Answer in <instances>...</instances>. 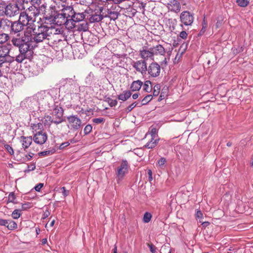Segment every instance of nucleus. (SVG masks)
<instances>
[{
    "label": "nucleus",
    "instance_id": "7",
    "mask_svg": "<svg viewBox=\"0 0 253 253\" xmlns=\"http://www.w3.org/2000/svg\"><path fill=\"white\" fill-rule=\"evenodd\" d=\"M27 26L26 30L24 31V38L26 39L28 42H33V34L37 30V26L33 22L29 24Z\"/></svg>",
    "mask_w": 253,
    "mask_h": 253
},
{
    "label": "nucleus",
    "instance_id": "30",
    "mask_svg": "<svg viewBox=\"0 0 253 253\" xmlns=\"http://www.w3.org/2000/svg\"><path fill=\"white\" fill-rule=\"evenodd\" d=\"M54 115L56 116L57 118L58 119H61L62 118L63 115V110L60 107H56L54 109Z\"/></svg>",
    "mask_w": 253,
    "mask_h": 253
},
{
    "label": "nucleus",
    "instance_id": "57",
    "mask_svg": "<svg viewBox=\"0 0 253 253\" xmlns=\"http://www.w3.org/2000/svg\"><path fill=\"white\" fill-rule=\"evenodd\" d=\"M148 246L150 248V251L152 253H154L155 252V249H156L155 247L152 244H149Z\"/></svg>",
    "mask_w": 253,
    "mask_h": 253
},
{
    "label": "nucleus",
    "instance_id": "31",
    "mask_svg": "<svg viewBox=\"0 0 253 253\" xmlns=\"http://www.w3.org/2000/svg\"><path fill=\"white\" fill-rule=\"evenodd\" d=\"M131 95V93L130 91H125L119 95L118 99L124 101L128 99Z\"/></svg>",
    "mask_w": 253,
    "mask_h": 253
},
{
    "label": "nucleus",
    "instance_id": "50",
    "mask_svg": "<svg viewBox=\"0 0 253 253\" xmlns=\"http://www.w3.org/2000/svg\"><path fill=\"white\" fill-rule=\"evenodd\" d=\"M80 30H83L84 31H86L88 29V26L87 23H83L81 25V27L80 28Z\"/></svg>",
    "mask_w": 253,
    "mask_h": 253
},
{
    "label": "nucleus",
    "instance_id": "43",
    "mask_svg": "<svg viewBox=\"0 0 253 253\" xmlns=\"http://www.w3.org/2000/svg\"><path fill=\"white\" fill-rule=\"evenodd\" d=\"M54 153V150H48L45 151H42L39 153V155L41 156H45L49 155H52Z\"/></svg>",
    "mask_w": 253,
    "mask_h": 253
},
{
    "label": "nucleus",
    "instance_id": "51",
    "mask_svg": "<svg viewBox=\"0 0 253 253\" xmlns=\"http://www.w3.org/2000/svg\"><path fill=\"white\" fill-rule=\"evenodd\" d=\"M188 34L187 33L184 31H181L179 34V37L182 39L185 40L187 38Z\"/></svg>",
    "mask_w": 253,
    "mask_h": 253
},
{
    "label": "nucleus",
    "instance_id": "35",
    "mask_svg": "<svg viewBox=\"0 0 253 253\" xmlns=\"http://www.w3.org/2000/svg\"><path fill=\"white\" fill-rule=\"evenodd\" d=\"M9 39L8 34L2 33L0 34V43L2 44L6 42Z\"/></svg>",
    "mask_w": 253,
    "mask_h": 253
},
{
    "label": "nucleus",
    "instance_id": "21",
    "mask_svg": "<svg viewBox=\"0 0 253 253\" xmlns=\"http://www.w3.org/2000/svg\"><path fill=\"white\" fill-rule=\"evenodd\" d=\"M148 138H149V140L144 146V147L147 149H153L155 148L157 145L160 138L159 137H155L153 139V137H149Z\"/></svg>",
    "mask_w": 253,
    "mask_h": 253
},
{
    "label": "nucleus",
    "instance_id": "19",
    "mask_svg": "<svg viewBox=\"0 0 253 253\" xmlns=\"http://www.w3.org/2000/svg\"><path fill=\"white\" fill-rule=\"evenodd\" d=\"M10 26L11 28V32L14 34L18 33L21 32L24 29V27H25L22 24V23L18 21H15L13 23H11L10 21V24L9 26Z\"/></svg>",
    "mask_w": 253,
    "mask_h": 253
},
{
    "label": "nucleus",
    "instance_id": "36",
    "mask_svg": "<svg viewBox=\"0 0 253 253\" xmlns=\"http://www.w3.org/2000/svg\"><path fill=\"white\" fill-rule=\"evenodd\" d=\"M151 218H152V214L148 212H146L144 214L143 218V221L144 223H148L151 220Z\"/></svg>",
    "mask_w": 253,
    "mask_h": 253
},
{
    "label": "nucleus",
    "instance_id": "20",
    "mask_svg": "<svg viewBox=\"0 0 253 253\" xmlns=\"http://www.w3.org/2000/svg\"><path fill=\"white\" fill-rule=\"evenodd\" d=\"M18 21L22 23L24 26H26L29 24L33 23L32 20H30V17L27 15L25 11L20 13Z\"/></svg>",
    "mask_w": 253,
    "mask_h": 253
},
{
    "label": "nucleus",
    "instance_id": "23",
    "mask_svg": "<svg viewBox=\"0 0 253 253\" xmlns=\"http://www.w3.org/2000/svg\"><path fill=\"white\" fill-rule=\"evenodd\" d=\"M11 44L0 45V57L10 56L9 55Z\"/></svg>",
    "mask_w": 253,
    "mask_h": 253
},
{
    "label": "nucleus",
    "instance_id": "44",
    "mask_svg": "<svg viewBox=\"0 0 253 253\" xmlns=\"http://www.w3.org/2000/svg\"><path fill=\"white\" fill-rule=\"evenodd\" d=\"M92 121L96 124H99L104 123L105 122V119L103 118H94L92 119Z\"/></svg>",
    "mask_w": 253,
    "mask_h": 253
},
{
    "label": "nucleus",
    "instance_id": "39",
    "mask_svg": "<svg viewBox=\"0 0 253 253\" xmlns=\"http://www.w3.org/2000/svg\"><path fill=\"white\" fill-rule=\"evenodd\" d=\"M26 58H27L26 54L20 53L16 57L15 60L18 63H21Z\"/></svg>",
    "mask_w": 253,
    "mask_h": 253
},
{
    "label": "nucleus",
    "instance_id": "28",
    "mask_svg": "<svg viewBox=\"0 0 253 253\" xmlns=\"http://www.w3.org/2000/svg\"><path fill=\"white\" fill-rule=\"evenodd\" d=\"M143 85V82L140 80L133 81L130 86V88L132 91H138Z\"/></svg>",
    "mask_w": 253,
    "mask_h": 253
},
{
    "label": "nucleus",
    "instance_id": "26",
    "mask_svg": "<svg viewBox=\"0 0 253 253\" xmlns=\"http://www.w3.org/2000/svg\"><path fill=\"white\" fill-rule=\"evenodd\" d=\"M29 42L26 40L19 47V50L20 53L26 55V53L30 50V45L28 43Z\"/></svg>",
    "mask_w": 253,
    "mask_h": 253
},
{
    "label": "nucleus",
    "instance_id": "55",
    "mask_svg": "<svg viewBox=\"0 0 253 253\" xmlns=\"http://www.w3.org/2000/svg\"><path fill=\"white\" fill-rule=\"evenodd\" d=\"M70 145V143L68 142H65L64 143H62L59 146V148L60 149H62L64 148L65 147L69 146Z\"/></svg>",
    "mask_w": 253,
    "mask_h": 253
},
{
    "label": "nucleus",
    "instance_id": "54",
    "mask_svg": "<svg viewBox=\"0 0 253 253\" xmlns=\"http://www.w3.org/2000/svg\"><path fill=\"white\" fill-rule=\"evenodd\" d=\"M30 205L31 204L30 203H25L23 204L22 205V210H26L28 209H29L31 207Z\"/></svg>",
    "mask_w": 253,
    "mask_h": 253
},
{
    "label": "nucleus",
    "instance_id": "14",
    "mask_svg": "<svg viewBox=\"0 0 253 253\" xmlns=\"http://www.w3.org/2000/svg\"><path fill=\"white\" fill-rule=\"evenodd\" d=\"M0 226H4L8 230H14L17 228V223L11 219H4L0 218Z\"/></svg>",
    "mask_w": 253,
    "mask_h": 253
},
{
    "label": "nucleus",
    "instance_id": "22",
    "mask_svg": "<svg viewBox=\"0 0 253 253\" xmlns=\"http://www.w3.org/2000/svg\"><path fill=\"white\" fill-rule=\"evenodd\" d=\"M32 136H22L20 137V141L22 144V147L24 150L27 149L32 143Z\"/></svg>",
    "mask_w": 253,
    "mask_h": 253
},
{
    "label": "nucleus",
    "instance_id": "48",
    "mask_svg": "<svg viewBox=\"0 0 253 253\" xmlns=\"http://www.w3.org/2000/svg\"><path fill=\"white\" fill-rule=\"evenodd\" d=\"M92 130V126L90 125H87L84 128V132L85 134H88Z\"/></svg>",
    "mask_w": 253,
    "mask_h": 253
},
{
    "label": "nucleus",
    "instance_id": "25",
    "mask_svg": "<svg viewBox=\"0 0 253 253\" xmlns=\"http://www.w3.org/2000/svg\"><path fill=\"white\" fill-rule=\"evenodd\" d=\"M100 11L99 14L95 13L94 14L90 15L89 20L91 23L98 22L103 19V16L101 14V12H102V8L100 9Z\"/></svg>",
    "mask_w": 253,
    "mask_h": 253
},
{
    "label": "nucleus",
    "instance_id": "58",
    "mask_svg": "<svg viewBox=\"0 0 253 253\" xmlns=\"http://www.w3.org/2000/svg\"><path fill=\"white\" fill-rule=\"evenodd\" d=\"M196 216L198 218H202L203 216V213L200 211H198L196 212Z\"/></svg>",
    "mask_w": 253,
    "mask_h": 253
},
{
    "label": "nucleus",
    "instance_id": "15",
    "mask_svg": "<svg viewBox=\"0 0 253 253\" xmlns=\"http://www.w3.org/2000/svg\"><path fill=\"white\" fill-rule=\"evenodd\" d=\"M47 139V134L45 132L35 133L33 137L34 141L40 145L44 144Z\"/></svg>",
    "mask_w": 253,
    "mask_h": 253
},
{
    "label": "nucleus",
    "instance_id": "56",
    "mask_svg": "<svg viewBox=\"0 0 253 253\" xmlns=\"http://www.w3.org/2000/svg\"><path fill=\"white\" fill-rule=\"evenodd\" d=\"M61 190H62V193H63V195L66 197L67 196V195H68L69 194V191H67L66 190V189H65V187H62L61 188Z\"/></svg>",
    "mask_w": 253,
    "mask_h": 253
},
{
    "label": "nucleus",
    "instance_id": "37",
    "mask_svg": "<svg viewBox=\"0 0 253 253\" xmlns=\"http://www.w3.org/2000/svg\"><path fill=\"white\" fill-rule=\"evenodd\" d=\"M21 215V210H15L12 213L11 216L13 219H18Z\"/></svg>",
    "mask_w": 253,
    "mask_h": 253
},
{
    "label": "nucleus",
    "instance_id": "33",
    "mask_svg": "<svg viewBox=\"0 0 253 253\" xmlns=\"http://www.w3.org/2000/svg\"><path fill=\"white\" fill-rule=\"evenodd\" d=\"M151 84V82L150 81H146L143 84V89L147 92H150L152 90Z\"/></svg>",
    "mask_w": 253,
    "mask_h": 253
},
{
    "label": "nucleus",
    "instance_id": "60",
    "mask_svg": "<svg viewBox=\"0 0 253 253\" xmlns=\"http://www.w3.org/2000/svg\"><path fill=\"white\" fill-rule=\"evenodd\" d=\"M148 174L149 175V180L151 181L152 180V172L150 169L148 170Z\"/></svg>",
    "mask_w": 253,
    "mask_h": 253
},
{
    "label": "nucleus",
    "instance_id": "61",
    "mask_svg": "<svg viewBox=\"0 0 253 253\" xmlns=\"http://www.w3.org/2000/svg\"><path fill=\"white\" fill-rule=\"evenodd\" d=\"M110 14L111 15H112V14L113 15V16L112 17H111V19H113L114 20L116 19L117 18V17H118L117 13H116V12H110Z\"/></svg>",
    "mask_w": 253,
    "mask_h": 253
},
{
    "label": "nucleus",
    "instance_id": "3",
    "mask_svg": "<svg viewBox=\"0 0 253 253\" xmlns=\"http://www.w3.org/2000/svg\"><path fill=\"white\" fill-rule=\"evenodd\" d=\"M51 21L58 26L65 25L68 29L73 28V25H70V19H67V17L63 16L61 13H59L56 15H54Z\"/></svg>",
    "mask_w": 253,
    "mask_h": 253
},
{
    "label": "nucleus",
    "instance_id": "29",
    "mask_svg": "<svg viewBox=\"0 0 253 253\" xmlns=\"http://www.w3.org/2000/svg\"><path fill=\"white\" fill-rule=\"evenodd\" d=\"M26 40L24 37L22 38L13 37L11 40V42L13 45L19 47Z\"/></svg>",
    "mask_w": 253,
    "mask_h": 253
},
{
    "label": "nucleus",
    "instance_id": "11",
    "mask_svg": "<svg viewBox=\"0 0 253 253\" xmlns=\"http://www.w3.org/2000/svg\"><path fill=\"white\" fill-rule=\"evenodd\" d=\"M67 119L72 128L77 130L81 127L82 121L77 116L71 115L68 116Z\"/></svg>",
    "mask_w": 253,
    "mask_h": 253
},
{
    "label": "nucleus",
    "instance_id": "13",
    "mask_svg": "<svg viewBox=\"0 0 253 253\" xmlns=\"http://www.w3.org/2000/svg\"><path fill=\"white\" fill-rule=\"evenodd\" d=\"M139 56L143 60H145L146 62L149 59L154 60V57L153 55L151 48H148L146 46L143 47L139 51Z\"/></svg>",
    "mask_w": 253,
    "mask_h": 253
},
{
    "label": "nucleus",
    "instance_id": "59",
    "mask_svg": "<svg viewBox=\"0 0 253 253\" xmlns=\"http://www.w3.org/2000/svg\"><path fill=\"white\" fill-rule=\"evenodd\" d=\"M34 155V154L32 153H30L26 155L25 156V157L26 158L27 160H30L31 159V158L33 157Z\"/></svg>",
    "mask_w": 253,
    "mask_h": 253
},
{
    "label": "nucleus",
    "instance_id": "42",
    "mask_svg": "<svg viewBox=\"0 0 253 253\" xmlns=\"http://www.w3.org/2000/svg\"><path fill=\"white\" fill-rule=\"evenodd\" d=\"M10 24V21L5 19H0V27L4 25H7L9 26Z\"/></svg>",
    "mask_w": 253,
    "mask_h": 253
},
{
    "label": "nucleus",
    "instance_id": "46",
    "mask_svg": "<svg viewBox=\"0 0 253 253\" xmlns=\"http://www.w3.org/2000/svg\"><path fill=\"white\" fill-rule=\"evenodd\" d=\"M137 104V103H136V102H134V103H132L131 105L128 106L126 109V112L128 113V112H130L134 107H136Z\"/></svg>",
    "mask_w": 253,
    "mask_h": 253
},
{
    "label": "nucleus",
    "instance_id": "1",
    "mask_svg": "<svg viewBox=\"0 0 253 253\" xmlns=\"http://www.w3.org/2000/svg\"><path fill=\"white\" fill-rule=\"evenodd\" d=\"M49 27L43 25H38L37 30L33 34V42L38 43L42 42L43 41L46 42L48 35Z\"/></svg>",
    "mask_w": 253,
    "mask_h": 253
},
{
    "label": "nucleus",
    "instance_id": "27",
    "mask_svg": "<svg viewBox=\"0 0 253 253\" xmlns=\"http://www.w3.org/2000/svg\"><path fill=\"white\" fill-rule=\"evenodd\" d=\"M31 128L33 132L35 134L42 132L43 130V125L42 123L33 124L31 126Z\"/></svg>",
    "mask_w": 253,
    "mask_h": 253
},
{
    "label": "nucleus",
    "instance_id": "34",
    "mask_svg": "<svg viewBox=\"0 0 253 253\" xmlns=\"http://www.w3.org/2000/svg\"><path fill=\"white\" fill-rule=\"evenodd\" d=\"M12 61L13 58L11 56L0 57V66L4 63L11 62Z\"/></svg>",
    "mask_w": 253,
    "mask_h": 253
},
{
    "label": "nucleus",
    "instance_id": "24",
    "mask_svg": "<svg viewBox=\"0 0 253 253\" xmlns=\"http://www.w3.org/2000/svg\"><path fill=\"white\" fill-rule=\"evenodd\" d=\"M84 18V15L83 13H76L74 11V16H73L72 19H70V22L71 23L70 25H73V27L74 24L73 23V22H79L83 21Z\"/></svg>",
    "mask_w": 253,
    "mask_h": 253
},
{
    "label": "nucleus",
    "instance_id": "41",
    "mask_svg": "<svg viewBox=\"0 0 253 253\" xmlns=\"http://www.w3.org/2000/svg\"><path fill=\"white\" fill-rule=\"evenodd\" d=\"M152 99L151 95H146L142 100V104L145 105L150 102Z\"/></svg>",
    "mask_w": 253,
    "mask_h": 253
},
{
    "label": "nucleus",
    "instance_id": "9",
    "mask_svg": "<svg viewBox=\"0 0 253 253\" xmlns=\"http://www.w3.org/2000/svg\"><path fill=\"white\" fill-rule=\"evenodd\" d=\"M132 66L139 73L142 74H146L147 69V63L145 60H139L134 61L132 63Z\"/></svg>",
    "mask_w": 253,
    "mask_h": 253
},
{
    "label": "nucleus",
    "instance_id": "47",
    "mask_svg": "<svg viewBox=\"0 0 253 253\" xmlns=\"http://www.w3.org/2000/svg\"><path fill=\"white\" fill-rule=\"evenodd\" d=\"M4 148L11 155H13L14 151L13 148L8 144L4 145Z\"/></svg>",
    "mask_w": 253,
    "mask_h": 253
},
{
    "label": "nucleus",
    "instance_id": "62",
    "mask_svg": "<svg viewBox=\"0 0 253 253\" xmlns=\"http://www.w3.org/2000/svg\"><path fill=\"white\" fill-rule=\"evenodd\" d=\"M124 1H125V0H113V2L116 4H118Z\"/></svg>",
    "mask_w": 253,
    "mask_h": 253
},
{
    "label": "nucleus",
    "instance_id": "40",
    "mask_svg": "<svg viewBox=\"0 0 253 253\" xmlns=\"http://www.w3.org/2000/svg\"><path fill=\"white\" fill-rule=\"evenodd\" d=\"M161 86L160 84H156L154 87V90L153 92V96H157L159 95L160 91Z\"/></svg>",
    "mask_w": 253,
    "mask_h": 253
},
{
    "label": "nucleus",
    "instance_id": "49",
    "mask_svg": "<svg viewBox=\"0 0 253 253\" xmlns=\"http://www.w3.org/2000/svg\"><path fill=\"white\" fill-rule=\"evenodd\" d=\"M166 162V159L162 157L158 162V164L160 167H163Z\"/></svg>",
    "mask_w": 253,
    "mask_h": 253
},
{
    "label": "nucleus",
    "instance_id": "45",
    "mask_svg": "<svg viewBox=\"0 0 253 253\" xmlns=\"http://www.w3.org/2000/svg\"><path fill=\"white\" fill-rule=\"evenodd\" d=\"M16 197L14 193L11 192L8 195L7 203H13Z\"/></svg>",
    "mask_w": 253,
    "mask_h": 253
},
{
    "label": "nucleus",
    "instance_id": "4",
    "mask_svg": "<svg viewBox=\"0 0 253 253\" xmlns=\"http://www.w3.org/2000/svg\"><path fill=\"white\" fill-rule=\"evenodd\" d=\"M40 13L43 15V18L50 21L55 15V10L53 7L46 4H42L40 6Z\"/></svg>",
    "mask_w": 253,
    "mask_h": 253
},
{
    "label": "nucleus",
    "instance_id": "10",
    "mask_svg": "<svg viewBox=\"0 0 253 253\" xmlns=\"http://www.w3.org/2000/svg\"><path fill=\"white\" fill-rule=\"evenodd\" d=\"M129 166L126 160H122L120 167H118L117 175L120 179L124 178L125 175L128 172Z\"/></svg>",
    "mask_w": 253,
    "mask_h": 253
},
{
    "label": "nucleus",
    "instance_id": "16",
    "mask_svg": "<svg viewBox=\"0 0 253 253\" xmlns=\"http://www.w3.org/2000/svg\"><path fill=\"white\" fill-rule=\"evenodd\" d=\"M62 7L63 8L61 10L60 13L66 17L67 19H72L75 11L73 7L72 6L65 5H62Z\"/></svg>",
    "mask_w": 253,
    "mask_h": 253
},
{
    "label": "nucleus",
    "instance_id": "38",
    "mask_svg": "<svg viewBox=\"0 0 253 253\" xmlns=\"http://www.w3.org/2000/svg\"><path fill=\"white\" fill-rule=\"evenodd\" d=\"M236 2L238 5L241 7H246L249 3L248 0H237Z\"/></svg>",
    "mask_w": 253,
    "mask_h": 253
},
{
    "label": "nucleus",
    "instance_id": "18",
    "mask_svg": "<svg viewBox=\"0 0 253 253\" xmlns=\"http://www.w3.org/2000/svg\"><path fill=\"white\" fill-rule=\"evenodd\" d=\"M150 48L154 58L156 56L164 55L166 53L165 48L161 44H157Z\"/></svg>",
    "mask_w": 253,
    "mask_h": 253
},
{
    "label": "nucleus",
    "instance_id": "52",
    "mask_svg": "<svg viewBox=\"0 0 253 253\" xmlns=\"http://www.w3.org/2000/svg\"><path fill=\"white\" fill-rule=\"evenodd\" d=\"M109 104L111 107L115 106L117 104V101L116 100L110 99L109 100Z\"/></svg>",
    "mask_w": 253,
    "mask_h": 253
},
{
    "label": "nucleus",
    "instance_id": "64",
    "mask_svg": "<svg viewBox=\"0 0 253 253\" xmlns=\"http://www.w3.org/2000/svg\"><path fill=\"white\" fill-rule=\"evenodd\" d=\"M49 214V212L48 211H45L43 214V218H45Z\"/></svg>",
    "mask_w": 253,
    "mask_h": 253
},
{
    "label": "nucleus",
    "instance_id": "2",
    "mask_svg": "<svg viewBox=\"0 0 253 253\" xmlns=\"http://www.w3.org/2000/svg\"><path fill=\"white\" fill-rule=\"evenodd\" d=\"M46 43L52 46L55 43L62 41L61 30L52 26L49 27Z\"/></svg>",
    "mask_w": 253,
    "mask_h": 253
},
{
    "label": "nucleus",
    "instance_id": "5",
    "mask_svg": "<svg viewBox=\"0 0 253 253\" xmlns=\"http://www.w3.org/2000/svg\"><path fill=\"white\" fill-rule=\"evenodd\" d=\"M7 17H13L18 15L19 13V8L17 4L15 3H10L6 6L4 4V7L3 11Z\"/></svg>",
    "mask_w": 253,
    "mask_h": 253
},
{
    "label": "nucleus",
    "instance_id": "12",
    "mask_svg": "<svg viewBox=\"0 0 253 253\" xmlns=\"http://www.w3.org/2000/svg\"><path fill=\"white\" fill-rule=\"evenodd\" d=\"M27 15L30 17V20H32V22L36 21V19L40 13V8H38L35 6H30L25 11Z\"/></svg>",
    "mask_w": 253,
    "mask_h": 253
},
{
    "label": "nucleus",
    "instance_id": "8",
    "mask_svg": "<svg viewBox=\"0 0 253 253\" xmlns=\"http://www.w3.org/2000/svg\"><path fill=\"white\" fill-rule=\"evenodd\" d=\"M181 22L185 26H190L194 21V16L188 11H183L180 15Z\"/></svg>",
    "mask_w": 253,
    "mask_h": 253
},
{
    "label": "nucleus",
    "instance_id": "17",
    "mask_svg": "<svg viewBox=\"0 0 253 253\" xmlns=\"http://www.w3.org/2000/svg\"><path fill=\"white\" fill-rule=\"evenodd\" d=\"M167 7L169 10L175 13H178L180 11L181 5L178 1L171 0L168 3Z\"/></svg>",
    "mask_w": 253,
    "mask_h": 253
},
{
    "label": "nucleus",
    "instance_id": "63",
    "mask_svg": "<svg viewBox=\"0 0 253 253\" xmlns=\"http://www.w3.org/2000/svg\"><path fill=\"white\" fill-rule=\"evenodd\" d=\"M165 96L164 94V92L162 91L161 93V95L160 96H159V99L158 100L159 101H161L162 100H163L164 98H165Z\"/></svg>",
    "mask_w": 253,
    "mask_h": 253
},
{
    "label": "nucleus",
    "instance_id": "6",
    "mask_svg": "<svg viewBox=\"0 0 253 253\" xmlns=\"http://www.w3.org/2000/svg\"><path fill=\"white\" fill-rule=\"evenodd\" d=\"M148 74L151 77L156 78L159 76L161 73V66L156 62H153L147 67Z\"/></svg>",
    "mask_w": 253,
    "mask_h": 253
},
{
    "label": "nucleus",
    "instance_id": "53",
    "mask_svg": "<svg viewBox=\"0 0 253 253\" xmlns=\"http://www.w3.org/2000/svg\"><path fill=\"white\" fill-rule=\"evenodd\" d=\"M43 186V183H40L39 184H38V185H37L35 187V189L36 191H38V192H40L41 188Z\"/></svg>",
    "mask_w": 253,
    "mask_h": 253
},
{
    "label": "nucleus",
    "instance_id": "32",
    "mask_svg": "<svg viewBox=\"0 0 253 253\" xmlns=\"http://www.w3.org/2000/svg\"><path fill=\"white\" fill-rule=\"evenodd\" d=\"M153 137V139L155 137H159L157 134V129L156 128H151V130L148 132L145 135V138Z\"/></svg>",
    "mask_w": 253,
    "mask_h": 253
}]
</instances>
